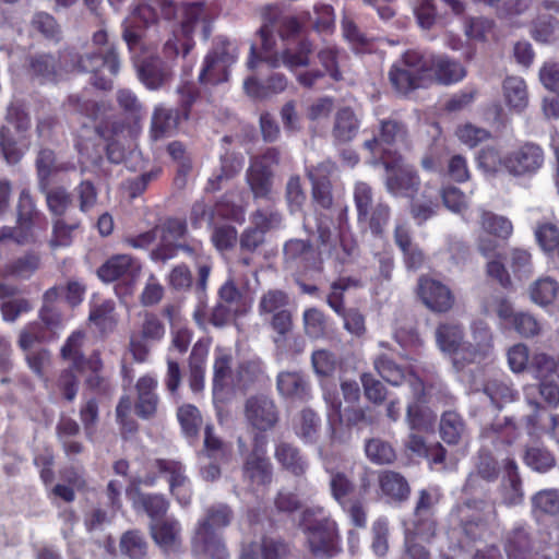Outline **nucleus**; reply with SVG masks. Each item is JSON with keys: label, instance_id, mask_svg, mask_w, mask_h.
I'll return each mask as SVG.
<instances>
[{"label": "nucleus", "instance_id": "nucleus-22", "mask_svg": "<svg viewBox=\"0 0 559 559\" xmlns=\"http://www.w3.org/2000/svg\"><path fill=\"white\" fill-rule=\"evenodd\" d=\"M178 250H181L194 260L197 267L194 294L200 298H204L207 292L209 278L213 269L211 257L205 254L200 241H193L192 243H178Z\"/></svg>", "mask_w": 559, "mask_h": 559}, {"label": "nucleus", "instance_id": "nucleus-59", "mask_svg": "<svg viewBox=\"0 0 559 559\" xmlns=\"http://www.w3.org/2000/svg\"><path fill=\"white\" fill-rule=\"evenodd\" d=\"M480 224L486 233L501 239H508L513 231L510 219L490 211H483Z\"/></svg>", "mask_w": 559, "mask_h": 559}, {"label": "nucleus", "instance_id": "nucleus-51", "mask_svg": "<svg viewBox=\"0 0 559 559\" xmlns=\"http://www.w3.org/2000/svg\"><path fill=\"white\" fill-rule=\"evenodd\" d=\"M264 377L262 366L259 361L246 360L238 365L235 371L233 388L239 391H247Z\"/></svg>", "mask_w": 559, "mask_h": 559}, {"label": "nucleus", "instance_id": "nucleus-27", "mask_svg": "<svg viewBox=\"0 0 559 559\" xmlns=\"http://www.w3.org/2000/svg\"><path fill=\"white\" fill-rule=\"evenodd\" d=\"M278 394L285 399L306 402L311 397V385L298 371H282L276 377Z\"/></svg>", "mask_w": 559, "mask_h": 559}, {"label": "nucleus", "instance_id": "nucleus-38", "mask_svg": "<svg viewBox=\"0 0 559 559\" xmlns=\"http://www.w3.org/2000/svg\"><path fill=\"white\" fill-rule=\"evenodd\" d=\"M504 471L506 477L503 478L501 488L502 501L509 507L521 504L524 499V493L516 462L513 459H507Z\"/></svg>", "mask_w": 559, "mask_h": 559}, {"label": "nucleus", "instance_id": "nucleus-61", "mask_svg": "<svg viewBox=\"0 0 559 559\" xmlns=\"http://www.w3.org/2000/svg\"><path fill=\"white\" fill-rule=\"evenodd\" d=\"M484 392L499 408L502 407L503 403L513 402L519 395L511 385L498 379L488 380L484 385Z\"/></svg>", "mask_w": 559, "mask_h": 559}, {"label": "nucleus", "instance_id": "nucleus-39", "mask_svg": "<svg viewBox=\"0 0 559 559\" xmlns=\"http://www.w3.org/2000/svg\"><path fill=\"white\" fill-rule=\"evenodd\" d=\"M209 354V344L199 340L192 347L189 356V385L193 392H199L204 385L205 364Z\"/></svg>", "mask_w": 559, "mask_h": 559}, {"label": "nucleus", "instance_id": "nucleus-9", "mask_svg": "<svg viewBox=\"0 0 559 559\" xmlns=\"http://www.w3.org/2000/svg\"><path fill=\"white\" fill-rule=\"evenodd\" d=\"M182 21L178 29L173 31V36L164 46V52L167 57H177L182 50L186 56L192 47V35L199 24L203 25L204 37L209 36V26L205 22V11L201 3H191L182 7Z\"/></svg>", "mask_w": 559, "mask_h": 559}, {"label": "nucleus", "instance_id": "nucleus-10", "mask_svg": "<svg viewBox=\"0 0 559 559\" xmlns=\"http://www.w3.org/2000/svg\"><path fill=\"white\" fill-rule=\"evenodd\" d=\"M395 91L404 96L418 88L432 85H451L462 81L466 72H389Z\"/></svg>", "mask_w": 559, "mask_h": 559}, {"label": "nucleus", "instance_id": "nucleus-33", "mask_svg": "<svg viewBox=\"0 0 559 559\" xmlns=\"http://www.w3.org/2000/svg\"><path fill=\"white\" fill-rule=\"evenodd\" d=\"M274 457L281 467L296 477H301L308 469V461L298 447L281 441L275 445Z\"/></svg>", "mask_w": 559, "mask_h": 559}, {"label": "nucleus", "instance_id": "nucleus-25", "mask_svg": "<svg viewBox=\"0 0 559 559\" xmlns=\"http://www.w3.org/2000/svg\"><path fill=\"white\" fill-rule=\"evenodd\" d=\"M408 138L407 126L396 119H382L379 122V133L364 142V147L376 154L381 145H394L404 142Z\"/></svg>", "mask_w": 559, "mask_h": 559}, {"label": "nucleus", "instance_id": "nucleus-43", "mask_svg": "<svg viewBox=\"0 0 559 559\" xmlns=\"http://www.w3.org/2000/svg\"><path fill=\"white\" fill-rule=\"evenodd\" d=\"M503 97L510 110L522 112L528 104L525 81L520 76H508L503 81Z\"/></svg>", "mask_w": 559, "mask_h": 559}, {"label": "nucleus", "instance_id": "nucleus-26", "mask_svg": "<svg viewBox=\"0 0 559 559\" xmlns=\"http://www.w3.org/2000/svg\"><path fill=\"white\" fill-rule=\"evenodd\" d=\"M289 547L281 537L263 536L260 542L245 545L240 559H285Z\"/></svg>", "mask_w": 559, "mask_h": 559}, {"label": "nucleus", "instance_id": "nucleus-35", "mask_svg": "<svg viewBox=\"0 0 559 559\" xmlns=\"http://www.w3.org/2000/svg\"><path fill=\"white\" fill-rule=\"evenodd\" d=\"M287 80L281 72H273L266 80L249 76L243 84L245 91L253 99H264L286 88Z\"/></svg>", "mask_w": 559, "mask_h": 559}, {"label": "nucleus", "instance_id": "nucleus-55", "mask_svg": "<svg viewBox=\"0 0 559 559\" xmlns=\"http://www.w3.org/2000/svg\"><path fill=\"white\" fill-rule=\"evenodd\" d=\"M426 403L413 401L407 405L406 421L412 430H423L435 423L436 415Z\"/></svg>", "mask_w": 559, "mask_h": 559}, {"label": "nucleus", "instance_id": "nucleus-8", "mask_svg": "<svg viewBox=\"0 0 559 559\" xmlns=\"http://www.w3.org/2000/svg\"><path fill=\"white\" fill-rule=\"evenodd\" d=\"M330 474V492L350 523L357 528L367 526V508L361 495H357L354 481L344 472L326 469Z\"/></svg>", "mask_w": 559, "mask_h": 559}, {"label": "nucleus", "instance_id": "nucleus-20", "mask_svg": "<svg viewBox=\"0 0 559 559\" xmlns=\"http://www.w3.org/2000/svg\"><path fill=\"white\" fill-rule=\"evenodd\" d=\"M191 552L198 559H229L224 537L217 531L194 528L191 537Z\"/></svg>", "mask_w": 559, "mask_h": 559}, {"label": "nucleus", "instance_id": "nucleus-37", "mask_svg": "<svg viewBox=\"0 0 559 559\" xmlns=\"http://www.w3.org/2000/svg\"><path fill=\"white\" fill-rule=\"evenodd\" d=\"M378 484L382 495L395 502H403L411 495L407 479L399 472L382 471L378 475Z\"/></svg>", "mask_w": 559, "mask_h": 559}, {"label": "nucleus", "instance_id": "nucleus-60", "mask_svg": "<svg viewBox=\"0 0 559 559\" xmlns=\"http://www.w3.org/2000/svg\"><path fill=\"white\" fill-rule=\"evenodd\" d=\"M532 548V538L524 527L513 528L506 542L504 549L509 558L518 559Z\"/></svg>", "mask_w": 559, "mask_h": 559}, {"label": "nucleus", "instance_id": "nucleus-34", "mask_svg": "<svg viewBox=\"0 0 559 559\" xmlns=\"http://www.w3.org/2000/svg\"><path fill=\"white\" fill-rule=\"evenodd\" d=\"M84 338V332L73 331L60 348V358L70 365L68 369H74L80 373L85 371L90 360V355L86 357L83 352Z\"/></svg>", "mask_w": 559, "mask_h": 559}, {"label": "nucleus", "instance_id": "nucleus-1", "mask_svg": "<svg viewBox=\"0 0 559 559\" xmlns=\"http://www.w3.org/2000/svg\"><path fill=\"white\" fill-rule=\"evenodd\" d=\"M68 104L73 111L88 120L76 130L74 146L86 159L98 163L105 151L107 159L120 164L124 159V147L116 140L126 129L124 121L116 114L111 102L70 95Z\"/></svg>", "mask_w": 559, "mask_h": 559}, {"label": "nucleus", "instance_id": "nucleus-49", "mask_svg": "<svg viewBox=\"0 0 559 559\" xmlns=\"http://www.w3.org/2000/svg\"><path fill=\"white\" fill-rule=\"evenodd\" d=\"M119 549L128 559H145L148 544L140 530H129L121 535Z\"/></svg>", "mask_w": 559, "mask_h": 559}, {"label": "nucleus", "instance_id": "nucleus-62", "mask_svg": "<svg viewBox=\"0 0 559 559\" xmlns=\"http://www.w3.org/2000/svg\"><path fill=\"white\" fill-rule=\"evenodd\" d=\"M311 364L316 374L321 379L333 377L340 366L336 355L328 349L314 350Z\"/></svg>", "mask_w": 559, "mask_h": 559}, {"label": "nucleus", "instance_id": "nucleus-57", "mask_svg": "<svg viewBox=\"0 0 559 559\" xmlns=\"http://www.w3.org/2000/svg\"><path fill=\"white\" fill-rule=\"evenodd\" d=\"M365 452L369 461L379 465L392 464L396 460L394 448L380 438L367 440Z\"/></svg>", "mask_w": 559, "mask_h": 559}, {"label": "nucleus", "instance_id": "nucleus-40", "mask_svg": "<svg viewBox=\"0 0 559 559\" xmlns=\"http://www.w3.org/2000/svg\"><path fill=\"white\" fill-rule=\"evenodd\" d=\"M233 356L223 348L215 349L213 364V391H224L228 385L233 386L235 372L231 369Z\"/></svg>", "mask_w": 559, "mask_h": 559}, {"label": "nucleus", "instance_id": "nucleus-45", "mask_svg": "<svg viewBox=\"0 0 559 559\" xmlns=\"http://www.w3.org/2000/svg\"><path fill=\"white\" fill-rule=\"evenodd\" d=\"M234 518L231 508L226 503H216L205 510L204 518L200 519L195 528L216 531L227 527Z\"/></svg>", "mask_w": 559, "mask_h": 559}, {"label": "nucleus", "instance_id": "nucleus-18", "mask_svg": "<svg viewBox=\"0 0 559 559\" xmlns=\"http://www.w3.org/2000/svg\"><path fill=\"white\" fill-rule=\"evenodd\" d=\"M152 468L157 479L163 476L167 479L170 492L176 496L178 502L186 507L191 502V490L186 487L189 479L186 475V466L177 460L155 459ZM153 474L152 472H150Z\"/></svg>", "mask_w": 559, "mask_h": 559}, {"label": "nucleus", "instance_id": "nucleus-5", "mask_svg": "<svg viewBox=\"0 0 559 559\" xmlns=\"http://www.w3.org/2000/svg\"><path fill=\"white\" fill-rule=\"evenodd\" d=\"M178 94L180 99L177 108L158 106L154 109L150 128V135L154 141L171 136L181 122L189 119L191 108L200 92L193 82L182 79V84L178 87Z\"/></svg>", "mask_w": 559, "mask_h": 559}, {"label": "nucleus", "instance_id": "nucleus-19", "mask_svg": "<svg viewBox=\"0 0 559 559\" xmlns=\"http://www.w3.org/2000/svg\"><path fill=\"white\" fill-rule=\"evenodd\" d=\"M157 388L158 381L154 374L145 373L136 380L133 411L140 419L150 420L156 417L160 403Z\"/></svg>", "mask_w": 559, "mask_h": 559}, {"label": "nucleus", "instance_id": "nucleus-16", "mask_svg": "<svg viewBox=\"0 0 559 559\" xmlns=\"http://www.w3.org/2000/svg\"><path fill=\"white\" fill-rule=\"evenodd\" d=\"M438 502L439 495L432 493L427 489L419 490L411 525L406 528L412 530L413 534L419 535L420 539H431L437 531L435 508Z\"/></svg>", "mask_w": 559, "mask_h": 559}, {"label": "nucleus", "instance_id": "nucleus-3", "mask_svg": "<svg viewBox=\"0 0 559 559\" xmlns=\"http://www.w3.org/2000/svg\"><path fill=\"white\" fill-rule=\"evenodd\" d=\"M299 527L309 552L319 559H332L343 551L338 525L323 508H307L302 511Z\"/></svg>", "mask_w": 559, "mask_h": 559}, {"label": "nucleus", "instance_id": "nucleus-31", "mask_svg": "<svg viewBox=\"0 0 559 559\" xmlns=\"http://www.w3.org/2000/svg\"><path fill=\"white\" fill-rule=\"evenodd\" d=\"M116 304L111 299H103L93 295L90 301V322L100 334L111 333L117 325Z\"/></svg>", "mask_w": 559, "mask_h": 559}, {"label": "nucleus", "instance_id": "nucleus-11", "mask_svg": "<svg viewBox=\"0 0 559 559\" xmlns=\"http://www.w3.org/2000/svg\"><path fill=\"white\" fill-rule=\"evenodd\" d=\"M157 484V475L146 473L144 477H134L127 489L128 497L132 500L134 509H141L152 520H162L169 508V502L163 493H146L140 490V486L153 487Z\"/></svg>", "mask_w": 559, "mask_h": 559}, {"label": "nucleus", "instance_id": "nucleus-23", "mask_svg": "<svg viewBox=\"0 0 559 559\" xmlns=\"http://www.w3.org/2000/svg\"><path fill=\"white\" fill-rule=\"evenodd\" d=\"M85 370L90 372L84 379L86 390L99 399H111L115 393V385L111 379L103 372L104 361L98 350H93L90 354L88 367Z\"/></svg>", "mask_w": 559, "mask_h": 559}, {"label": "nucleus", "instance_id": "nucleus-17", "mask_svg": "<svg viewBox=\"0 0 559 559\" xmlns=\"http://www.w3.org/2000/svg\"><path fill=\"white\" fill-rule=\"evenodd\" d=\"M417 296L427 309L435 313H447L455 304L451 288L442 282L423 275L418 278Z\"/></svg>", "mask_w": 559, "mask_h": 559}, {"label": "nucleus", "instance_id": "nucleus-14", "mask_svg": "<svg viewBox=\"0 0 559 559\" xmlns=\"http://www.w3.org/2000/svg\"><path fill=\"white\" fill-rule=\"evenodd\" d=\"M381 159L385 169L391 171L385 180L388 191L395 197L413 198L420 185L417 173L403 168V158L396 152L389 156H386V152H383Z\"/></svg>", "mask_w": 559, "mask_h": 559}, {"label": "nucleus", "instance_id": "nucleus-63", "mask_svg": "<svg viewBox=\"0 0 559 559\" xmlns=\"http://www.w3.org/2000/svg\"><path fill=\"white\" fill-rule=\"evenodd\" d=\"M559 26L556 17L548 14L537 15L531 23L530 34L539 43H549Z\"/></svg>", "mask_w": 559, "mask_h": 559}, {"label": "nucleus", "instance_id": "nucleus-21", "mask_svg": "<svg viewBox=\"0 0 559 559\" xmlns=\"http://www.w3.org/2000/svg\"><path fill=\"white\" fill-rule=\"evenodd\" d=\"M157 14L150 4H140L133 9L123 23V39L131 51L141 45L142 29L155 23Z\"/></svg>", "mask_w": 559, "mask_h": 559}, {"label": "nucleus", "instance_id": "nucleus-56", "mask_svg": "<svg viewBox=\"0 0 559 559\" xmlns=\"http://www.w3.org/2000/svg\"><path fill=\"white\" fill-rule=\"evenodd\" d=\"M179 524L177 521H162L152 526V536L165 550L174 549L179 543Z\"/></svg>", "mask_w": 559, "mask_h": 559}, {"label": "nucleus", "instance_id": "nucleus-64", "mask_svg": "<svg viewBox=\"0 0 559 559\" xmlns=\"http://www.w3.org/2000/svg\"><path fill=\"white\" fill-rule=\"evenodd\" d=\"M305 332L310 338H321L326 334L328 320L323 311L308 308L304 311Z\"/></svg>", "mask_w": 559, "mask_h": 559}, {"label": "nucleus", "instance_id": "nucleus-28", "mask_svg": "<svg viewBox=\"0 0 559 559\" xmlns=\"http://www.w3.org/2000/svg\"><path fill=\"white\" fill-rule=\"evenodd\" d=\"M436 343L442 353L457 355L460 352L465 355V333L463 324L445 321L438 324L435 332Z\"/></svg>", "mask_w": 559, "mask_h": 559}, {"label": "nucleus", "instance_id": "nucleus-12", "mask_svg": "<svg viewBox=\"0 0 559 559\" xmlns=\"http://www.w3.org/2000/svg\"><path fill=\"white\" fill-rule=\"evenodd\" d=\"M245 419L253 430L267 432L280 423L281 413L275 401L262 393L253 394L245 401Z\"/></svg>", "mask_w": 559, "mask_h": 559}, {"label": "nucleus", "instance_id": "nucleus-36", "mask_svg": "<svg viewBox=\"0 0 559 559\" xmlns=\"http://www.w3.org/2000/svg\"><path fill=\"white\" fill-rule=\"evenodd\" d=\"M532 515L537 522L559 516V489H542L531 498Z\"/></svg>", "mask_w": 559, "mask_h": 559}, {"label": "nucleus", "instance_id": "nucleus-53", "mask_svg": "<svg viewBox=\"0 0 559 559\" xmlns=\"http://www.w3.org/2000/svg\"><path fill=\"white\" fill-rule=\"evenodd\" d=\"M40 264L41 258L39 253L29 250L7 264L5 271L14 277L27 280L35 274L40 267Z\"/></svg>", "mask_w": 559, "mask_h": 559}, {"label": "nucleus", "instance_id": "nucleus-4", "mask_svg": "<svg viewBox=\"0 0 559 559\" xmlns=\"http://www.w3.org/2000/svg\"><path fill=\"white\" fill-rule=\"evenodd\" d=\"M487 503L484 500L468 499L452 507L448 515L449 527L459 534V542L476 544L492 535Z\"/></svg>", "mask_w": 559, "mask_h": 559}, {"label": "nucleus", "instance_id": "nucleus-32", "mask_svg": "<svg viewBox=\"0 0 559 559\" xmlns=\"http://www.w3.org/2000/svg\"><path fill=\"white\" fill-rule=\"evenodd\" d=\"M241 472L243 480L252 488L267 487L273 479V465L270 457L246 456Z\"/></svg>", "mask_w": 559, "mask_h": 559}, {"label": "nucleus", "instance_id": "nucleus-58", "mask_svg": "<svg viewBox=\"0 0 559 559\" xmlns=\"http://www.w3.org/2000/svg\"><path fill=\"white\" fill-rule=\"evenodd\" d=\"M532 300L540 306L552 304L559 295V283L547 276L538 278L530 289Z\"/></svg>", "mask_w": 559, "mask_h": 559}, {"label": "nucleus", "instance_id": "nucleus-41", "mask_svg": "<svg viewBox=\"0 0 559 559\" xmlns=\"http://www.w3.org/2000/svg\"><path fill=\"white\" fill-rule=\"evenodd\" d=\"M273 177V170H263L261 166H249L246 174V180L250 191L252 192L253 199H271Z\"/></svg>", "mask_w": 559, "mask_h": 559}, {"label": "nucleus", "instance_id": "nucleus-46", "mask_svg": "<svg viewBox=\"0 0 559 559\" xmlns=\"http://www.w3.org/2000/svg\"><path fill=\"white\" fill-rule=\"evenodd\" d=\"M523 462L533 471L547 473L555 467L556 456L544 444L527 445L524 450Z\"/></svg>", "mask_w": 559, "mask_h": 559}, {"label": "nucleus", "instance_id": "nucleus-52", "mask_svg": "<svg viewBox=\"0 0 559 559\" xmlns=\"http://www.w3.org/2000/svg\"><path fill=\"white\" fill-rule=\"evenodd\" d=\"M177 418L183 436L194 442L198 440L202 416L197 406L183 404L177 409Z\"/></svg>", "mask_w": 559, "mask_h": 559}, {"label": "nucleus", "instance_id": "nucleus-15", "mask_svg": "<svg viewBox=\"0 0 559 559\" xmlns=\"http://www.w3.org/2000/svg\"><path fill=\"white\" fill-rule=\"evenodd\" d=\"M333 168L331 163H321L313 171L309 174L311 182V203L317 215L330 221L335 212V202L333 195L332 182L329 174Z\"/></svg>", "mask_w": 559, "mask_h": 559}, {"label": "nucleus", "instance_id": "nucleus-6", "mask_svg": "<svg viewBox=\"0 0 559 559\" xmlns=\"http://www.w3.org/2000/svg\"><path fill=\"white\" fill-rule=\"evenodd\" d=\"M16 212V226H2L0 241L12 240L21 246L35 243L37 241L36 229L45 231L48 222L46 216L37 211L28 189L21 191Z\"/></svg>", "mask_w": 559, "mask_h": 559}, {"label": "nucleus", "instance_id": "nucleus-50", "mask_svg": "<svg viewBox=\"0 0 559 559\" xmlns=\"http://www.w3.org/2000/svg\"><path fill=\"white\" fill-rule=\"evenodd\" d=\"M403 63L406 68L415 70H449L455 67L449 59L442 56H424L416 50H408L403 55Z\"/></svg>", "mask_w": 559, "mask_h": 559}, {"label": "nucleus", "instance_id": "nucleus-47", "mask_svg": "<svg viewBox=\"0 0 559 559\" xmlns=\"http://www.w3.org/2000/svg\"><path fill=\"white\" fill-rule=\"evenodd\" d=\"M320 428L321 419L311 408H304L294 424L296 436L305 443H314L318 440Z\"/></svg>", "mask_w": 559, "mask_h": 559}, {"label": "nucleus", "instance_id": "nucleus-29", "mask_svg": "<svg viewBox=\"0 0 559 559\" xmlns=\"http://www.w3.org/2000/svg\"><path fill=\"white\" fill-rule=\"evenodd\" d=\"M520 429L513 417L506 416L502 420H496L483 428L481 437L490 440L496 450L510 448L520 438Z\"/></svg>", "mask_w": 559, "mask_h": 559}, {"label": "nucleus", "instance_id": "nucleus-54", "mask_svg": "<svg viewBox=\"0 0 559 559\" xmlns=\"http://www.w3.org/2000/svg\"><path fill=\"white\" fill-rule=\"evenodd\" d=\"M464 420L460 414L447 411L440 419V436L448 444H457L464 431Z\"/></svg>", "mask_w": 559, "mask_h": 559}, {"label": "nucleus", "instance_id": "nucleus-30", "mask_svg": "<svg viewBox=\"0 0 559 559\" xmlns=\"http://www.w3.org/2000/svg\"><path fill=\"white\" fill-rule=\"evenodd\" d=\"M472 343H466L463 359L466 362H474L484 358L493 347V337L489 325L483 320H476L471 325Z\"/></svg>", "mask_w": 559, "mask_h": 559}, {"label": "nucleus", "instance_id": "nucleus-42", "mask_svg": "<svg viewBox=\"0 0 559 559\" xmlns=\"http://www.w3.org/2000/svg\"><path fill=\"white\" fill-rule=\"evenodd\" d=\"M238 56L237 47L222 40L206 55L202 70H227L233 67Z\"/></svg>", "mask_w": 559, "mask_h": 559}, {"label": "nucleus", "instance_id": "nucleus-2", "mask_svg": "<svg viewBox=\"0 0 559 559\" xmlns=\"http://www.w3.org/2000/svg\"><path fill=\"white\" fill-rule=\"evenodd\" d=\"M263 21V25L258 31L263 55H258L257 46L252 44L247 61L248 68L253 70L255 68L306 67L308 64L309 53L311 52V46L307 41H301L296 49H287L281 57L272 55V50L275 46L273 36L274 28L278 25L281 37H290L298 33L300 28L297 19L288 15L281 16L280 9L270 5L264 10Z\"/></svg>", "mask_w": 559, "mask_h": 559}, {"label": "nucleus", "instance_id": "nucleus-24", "mask_svg": "<svg viewBox=\"0 0 559 559\" xmlns=\"http://www.w3.org/2000/svg\"><path fill=\"white\" fill-rule=\"evenodd\" d=\"M140 271V264L131 254L118 253L108 258L98 269L97 276L103 283L133 277Z\"/></svg>", "mask_w": 559, "mask_h": 559}, {"label": "nucleus", "instance_id": "nucleus-44", "mask_svg": "<svg viewBox=\"0 0 559 559\" xmlns=\"http://www.w3.org/2000/svg\"><path fill=\"white\" fill-rule=\"evenodd\" d=\"M359 129V121L349 107L341 108L335 116L332 134L337 142L346 143L352 141Z\"/></svg>", "mask_w": 559, "mask_h": 559}, {"label": "nucleus", "instance_id": "nucleus-13", "mask_svg": "<svg viewBox=\"0 0 559 559\" xmlns=\"http://www.w3.org/2000/svg\"><path fill=\"white\" fill-rule=\"evenodd\" d=\"M545 163V153L540 145L524 142L507 153L501 159L504 169L516 177L535 175Z\"/></svg>", "mask_w": 559, "mask_h": 559}, {"label": "nucleus", "instance_id": "nucleus-48", "mask_svg": "<svg viewBox=\"0 0 559 559\" xmlns=\"http://www.w3.org/2000/svg\"><path fill=\"white\" fill-rule=\"evenodd\" d=\"M58 336L46 329V325L40 321H33L27 323L19 335L17 344L24 352L29 350L37 343H46L53 341Z\"/></svg>", "mask_w": 559, "mask_h": 559}, {"label": "nucleus", "instance_id": "nucleus-7", "mask_svg": "<svg viewBox=\"0 0 559 559\" xmlns=\"http://www.w3.org/2000/svg\"><path fill=\"white\" fill-rule=\"evenodd\" d=\"M353 194L360 229L382 237L391 218L389 204L381 199L374 200L372 188L362 181L355 185Z\"/></svg>", "mask_w": 559, "mask_h": 559}]
</instances>
